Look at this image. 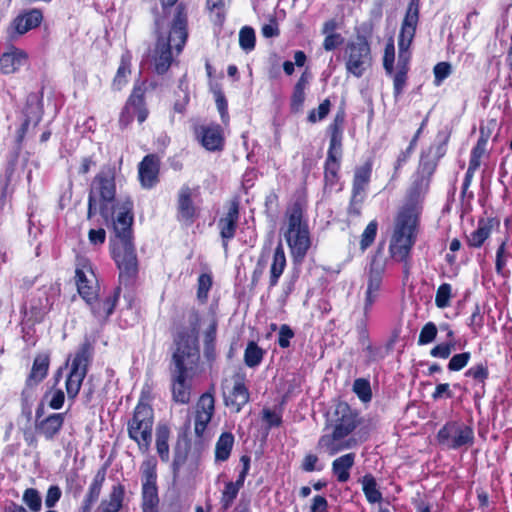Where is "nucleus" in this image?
Returning a JSON list of instances; mask_svg holds the SVG:
<instances>
[{
	"label": "nucleus",
	"mask_w": 512,
	"mask_h": 512,
	"mask_svg": "<svg viewBox=\"0 0 512 512\" xmlns=\"http://www.w3.org/2000/svg\"><path fill=\"white\" fill-rule=\"evenodd\" d=\"M49 363L50 358L48 354H39L35 357L32 369L26 380L28 387L38 385L47 376Z\"/></svg>",
	"instance_id": "nucleus-31"
},
{
	"label": "nucleus",
	"mask_w": 512,
	"mask_h": 512,
	"mask_svg": "<svg viewBox=\"0 0 512 512\" xmlns=\"http://www.w3.org/2000/svg\"><path fill=\"white\" fill-rule=\"evenodd\" d=\"M157 462L150 457L144 460L140 467L142 478V509L143 512H156L159 503L157 489Z\"/></svg>",
	"instance_id": "nucleus-12"
},
{
	"label": "nucleus",
	"mask_w": 512,
	"mask_h": 512,
	"mask_svg": "<svg viewBox=\"0 0 512 512\" xmlns=\"http://www.w3.org/2000/svg\"><path fill=\"white\" fill-rule=\"evenodd\" d=\"M92 357V346L90 343H83L70 365V371L68 373L65 386L69 400H74L80 392L83 380L85 379L88 371V366Z\"/></svg>",
	"instance_id": "nucleus-8"
},
{
	"label": "nucleus",
	"mask_w": 512,
	"mask_h": 512,
	"mask_svg": "<svg viewBox=\"0 0 512 512\" xmlns=\"http://www.w3.org/2000/svg\"><path fill=\"white\" fill-rule=\"evenodd\" d=\"M62 491L58 485H51L46 493L45 505L47 508L52 509L60 500Z\"/></svg>",
	"instance_id": "nucleus-61"
},
{
	"label": "nucleus",
	"mask_w": 512,
	"mask_h": 512,
	"mask_svg": "<svg viewBox=\"0 0 512 512\" xmlns=\"http://www.w3.org/2000/svg\"><path fill=\"white\" fill-rule=\"evenodd\" d=\"M311 78V73L306 69L296 82L291 96V108L293 110H299L303 105L305 100V89L309 85Z\"/></svg>",
	"instance_id": "nucleus-34"
},
{
	"label": "nucleus",
	"mask_w": 512,
	"mask_h": 512,
	"mask_svg": "<svg viewBox=\"0 0 512 512\" xmlns=\"http://www.w3.org/2000/svg\"><path fill=\"white\" fill-rule=\"evenodd\" d=\"M233 387L226 393L223 392L224 404L234 413H239L249 402L250 393L245 385L246 376L243 372H237L232 377Z\"/></svg>",
	"instance_id": "nucleus-18"
},
{
	"label": "nucleus",
	"mask_w": 512,
	"mask_h": 512,
	"mask_svg": "<svg viewBox=\"0 0 512 512\" xmlns=\"http://www.w3.org/2000/svg\"><path fill=\"white\" fill-rule=\"evenodd\" d=\"M451 297H452L451 285L449 283H443L437 289L436 296H435V305L440 309H444V308L450 306Z\"/></svg>",
	"instance_id": "nucleus-47"
},
{
	"label": "nucleus",
	"mask_w": 512,
	"mask_h": 512,
	"mask_svg": "<svg viewBox=\"0 0 512 512\" xmlns=\"http://www.w3.org/2000/svg\"><path fill=\"white\" fill-rule=\"evenodd\" d=\"M159 161L149 154L139 164V179L144 188H152L158 182Z\"/></svg>",
	"instance_id": "nucleus-27"
},
{
	"label": "nucleus",
	"mask_w": 512,
	"mask_h": 512,
	"mask_svg": "<svg viewBox=\"0 0 512 512\" xmlns=\"http://www.w3.org/2000/svg\"><path fill=\"white\" fill-rule=\"evenodd\" d=\"M330 134V142L329 148L327 152V157H342V141H343V133L342 132H329Z\"/></svg>",
	"instance_id": "nucleus-48"
},
{
	"label": "nucleus",
	"mask_w": 512,
	"mask_h": 512,
	"mask_svg": "<svg viewBox=\"0 0 512 512\" xmlns=\"http://www.w3.org/2000/svg\"><path fill=\"white\" fill-rule=\"evenodd\" d=\"M64 420L65 413H52L41 421H36L35 429L38 434L44 436L46 440L50 441L59 434L63 427Z\"/></svg>",
	"instance_id": "nucleus-28"
},
{
	"label": "nucleus",
	"mask_w": 512,
	"mask_h": 512,
	"mask_svg": "<svg viewBox=\"0 0 512 512\" xmlns=\"http://www.w3.org/2000/svg\"><path fill=\"white\" fill-rule=\"evenodd\" d=\"M437 439L442 446L457 450L473 445L474 431L471 426L457 421H450L438 431Z\"/></svg>",
	"instance_id": "nucleus-10"
},
{
	"label": "nucleus",
	"mask_w": 512,
	"mask_h": 512,
	"mask_svg": "<svg viewBox=\"0 0 512 512\" xmlns=\"http://www.w3.org/2000/svg\"><path fill=\"white\" fill-rule=\"evenodd\" d=\"M294 337L293 330L286 324H283L279 328L278 345L281 348H287L290 346V340Z\"/></svg>",
	"instance_id": "nucleus-62"
},
{
	"label": "nucleus",
	"mask_w": 512,
	"mask_h": 512,
	"mask_svg": "<svg viewBox=\"0 0 512 512\" xmlns=\"http://www.w3.org/2000/svg\"><path fill=\"white\" fill-rule=\"evenodd\" d=\"M43 20V14L40 9L33 8L19 14L12 22L11 29L18 35H23L28 31L37 28Z\"/></svg>",
	"instance_id": "nucleus-25"
},
{
	"label": "nucleus",
	"mask_w": 512,
	"mask_h": 512,
	"mask_svg": "<svg viewBox=\"0 0 512 512\" xmlns=\"http://www.w3.org/2000/svg\"><path fill=\"white\" fill-rule=\"evenodd\" d=\"M471 354L469 352H463L452 356L448 363V369L450 371H460L469 362Z\"/></svg>",
	"instance_id": "nucleus-57"
},
{
	"label": "nucleus",
	"mask_w": 512,
	"mask_h": 512,
	"mask_svg": "<svg viewBox=\"0 0 512 512\" xmlns=\"http://www.w3.org/2000/svg\"><path fill=\"white\" fill-rule=\"evenodd\" d=\"M174 344L176 349L172 355V396L175 402L187 404L190 401V386L186 380L197 368L199 348L197 339L186 332H179L174 338Z\"/></svg>",
	"instance_id": "nucleus-2"
},
{
	"label": "nucleus",
	"mask_w": 512,
	"mask_h": 512,
	"mask_svg": "<svg viewBox=\"0 0 512 512\" xmlns=\"http://www.w3.org/2000/svg\"><path fill=\"white\" fill-rule=\"evenodd\" d=\"M77 290L86 302L99 293V285L94 271L86 260L79 264L75 271Z\"/></svg>",
	"instance_id": "nucleus-21"
},
{
	"label": "nucleus",
	"mask_w": 512,
	"mask_h": 512,
	"mask_svg": "<svg viewBox=\"0 0 512 512\" xmlns=\"http://www.w3.org/2000/svg\"><path fill=\"white\" fill-rule=\"evenodd\" d=\"M264 350L260 348L255 342L251 341L247 344L244 351V362L246 366L255 368L260 365L263 360Z\"/></svg>",
	"instance_id": "nucleus-41"
},
{
	"label": "nucleus",
	"mask_w": 512,
	"mask_h": 512,
	"mask_svg": "<svg viewBox=\"0 0 512 512\" xmlns=\"http://www.w3.org/2000/svg\"><path fill=\"white\" fill-rule=\"evenodd\" d=\"M265 269H266V260L263 256H261L258 259L256 266L251 275V287L252 288H254L258 285V283L260 282V279L262 278V276L265 272Z\"/></svg>",
	"instance_id": "nucleus-63"
},
{
	"label": "nucleus",
	"mask_w": 512,
	"mask_h": 512,
	"mask_svg": "<svg viewBox=\"0 0 512 512\" xmlns=\"http://www.w3.org/2000/svg\"><path fill=\"white\" fill-rule=\"evenodd\" d=\"M360 423L356 411L345 402L338 403L330 420L331 432L319 438L317 448L332 456L357 447L360 441L356 438L354 431Z\"/></svg>",
	"instance_id": "nucleus-3"
},
{
	"label": "nucleus",
	"mask_w": 512,
	"mask_h": 512,
	"mask_svg": "<svg viewBox=\"0 0 512 512\" xmlns=\"http://www.w3.org/2000/svg\"><path fill=\"white\" fill-rule=\"evenodd\" d=\"M112 256L120 271V281L126 285L132 283L138 273V259L133 240L113 241Z\"/></svg>",
	"instance_id": "nucleus-9"
},
{
	"label": "nucleus",
	"mask_w": 512,
	"mask_h": 512,
	"mask_svg": "<svg viewBox=\"0 0 512 512\" xmlns=\"http://www.w3.org/2000/svg\"><path fill=\"white\" fill-rule=\"evenodd\" d=\"M45 397H50L48 405L53 410H59L64 405L65 394L61 389L46 393Z\"/></svg>",
	"instance_id": "nucleus-60"
},
{
	"label": "nucleus",
	"mask_w": 512,
	"mask_h": 512,
	"mask_svg": "<svg viewBox=\"0 0 512 512\" xmlns=\"http://www.w3.org/2000/svg\"><path fill=\"white\" fill-rule=\"evenodd\" d=\"M455 345L453 342L441 343L433 347L430 351V355L436 358L447 359Z\"/></svg>",
	"instance_id": "nucleus-59"
},
{
	"label": "nucleus",
	"mask_w": 512,
	"mask_h": 512,
	"mask_svg": "<svg viewBox=\"0 0 512 512\" xmlns=\"http://www.w3.org/2000/svg\"><path fill=\"white\" fill-rule=\"evenodd\" d=\"M363 493L369 503H378L382 500V493L378 489L375 477L372 474H366L360 480Z\"/></svg>",
	"instance_id": "nucleus-37"
},
{
	"label": "nucleus",
	"mask_w": 512,
	"mask_h": 512,
	"mask_svg": "<svg viewBox=\"0 0 512 512\" xmlns=\"http://www.w3.org/2000/svg\"><path fill=\"white\" fill-rule=\"evenodd\" d=\"M380 295L381 294H379V293L372 292L370 294V293L365 292L364 305H363V318L357 323V330L361 334L367 333V324H368L369 315L372 311L374 304L380 298Z\"/></svg>",
	"instance_id": "nucleus-38"
},
{
	"label": "nucleus",
	"mask_w": 512,
	"mask_h": 512,
	"mask_svg": "<svg viewBox=\"0 0 512 512\" xmlns=\"http://www.w3.org/2000/svg\"><path fill=\"white\" fill-rule=\"evenodd\" d=\"M341 158L327 157L324 165V180L327 186L333 187L339 180Z\"/></svg>",
	"instance_id": "nucleus-39"
},
{
	"label": "nucleus",
	"mask_w": 512,
	"mask_h": 512,
	"mask_svg": "<svg viewBox=\"0 0 512 512\" xmlns=\"http://www.w3.org/2000/svg\"><path fill=\"white\" fill-rule=\"evenodd\" d=\"M346 69L355 77H361L371 67L372 56L369 43L364 37L348 43L345 49Z\"/></svg>",
	"instance_id": "nucleus-11"
},
{
	"label": "nucleus",
	"mask_w": 512,
	"mask_h": 512,
	"mask_svg": "<svg viewBox=\"0 0 512 512\" xmlns=\"http://www.w3.org/2000/svg\"><path fill=\"white\" fill-rule=\"evenodd\" d=\"M507 256L508 254L506 252V242L504 241L498 247L496 252L495 269L498 274H503V268L506 265Z\"/></svg>",
	"instance_id": "nucleus-64"
},
{
	"label": "nucleus",
	"mask_w": 512,
	"mask_h": 512,
	"mask_svg": "<svg viewBox=\"0 0 512 512\" xmlns=\"http://www.w3.org/2000/svg\"><path fill=\"white\" fill-rule=\"evenodd\" d=\"M196 138L202 146L209 151H217L223 148V136L218 125L199 126L195 129Z\"/></svg>",
	"instance_id": "nucleus-24"
},
{
	"label": "nucleus",
	"mask_w": 512,
	"mask_h": 512,
	"mask_svg": "<svg viewBox=\"0 0 512 512\" xmlns=\"http://www.w3.org/2000/svg\"><path fill=\"white\" fill-rule=\"evenodd\" d=\"M353 391L363 402L370 401L372 398L370 383L366 379H356L353 383Z\"/></svg>",
	"instance_id": "nucleus-50"
},
{
	"label": "nucleus",
	"mask_w": 512,
	"mask_h": 512,
	"mask_svg": "<svg viewBox=\"0 0 512 512\" xmlns=\"http://www.w3.org/2000/svg\"><path fill=\"white\" fill-rule=\"evenodd\" d=\"M234 445V436L231 432H223L215 445V461L225 462L230 457Z\"/></svg>",
	"instance_id": "nucleus-35"
},
{
	"label": "nucleus",
	"mask_w": 512,
	"mask_h": 512,
	"mask_svg": "<svg viewBox=\"0 0 512 512\" xmlns=\"http://www.w3.org/2000/svg\"><path fill=\"white\" fill-rule=\"evenodd\" d=\"M255 31L252 27L244 26L239 32V45L245 52L255 48Z\"/></svg>",
	"instance_id": "nucleus-43"
},
{
	"label": "nucleus",
	"mask_w": 512,
	"mask_h": 512,
	"mask_svg": "<svg viewBox=\"0 0 512 512\" xmlns=\"http://www.w3.org/2000/svg\"><path fill=\"white\" fill-rule=\"evenodd\" d=\"M141 106H144V89L141 86H135L120 116V123L126 126L132 118L131 115H126V113L130 114L132 109Z\"/></svg>",
	"instance_id": "nucleus-36"
},
{
	"label": "nucleus",
	"mask_w": 512,
	"mask_h": 512,
	"mask_svg": "<svg viewBox=\"0 0 512 512\" xmlns=\"http://www.w3.org/2000/svg\"><path fill=\"white\" fill-rule=\"evenodd\" d=\"M445 153V142L439 145H431L426 151L421 153L416 172L431 179L436 171L439 160Z\"/></svg>",
	"instance_id": "nucleus-23"
},
{
	"label": "nucleus",
	"mask_w": 512,
	"mask_h": 512,
	"mask_svg": "<svg viewBox=\"0 0 512 512\" xmlns=\"http://www.w3.org/2000/svg\"><path fill=\"white\" fill-rule=\"evenodd\" d=\"M199 195V187L191 188L183 185L177 196V219L187 224H192L199 214V209L193 199Z\"/></svg>",
	"instance_id": "nucleus-19"
},
{
	"label": "nucleus",
	"mask_w": 512,
	"mask_h": 512,
	"mask_svg": "<svg viewBox=\"0 0 512 512\" xmlns=\"http://www.w3.org/2000/svg\"><path fill=\"white\" fill-rule=\"evenodd\" d=\"M419 0H410L398 37V49L409 50L419 21Z\"/></svg>",
	"instance_id": "nucleus-16"
},
{
	"label": "nucleus",
	"mask_w": 512,
	"mask_h": 512,
	"mask_svg": "<svg viewBox=\"0 0 512 512\" xmlns=\"http://www.w3.org/2000/svg\"><path fill=\"white\" fill-rule=\"evenodd\" d=\"M395 48L393 42H390L385 47L383 57V67L389 76L394 72Z\"/></svg>",
	"instance_id": "nucleus-56"
},
{
	"label": "nucleus",
	"mask_w": 512,
	"mask_h": 512,
	"mask_svg": "<svg viewBox=\"0 0 512 512\" xmlns=\"http://www.w3.org/2000/svg\"><path fill=\"white\" fill-rule=\"evenodd\" d=\"M491 227L483 222L479 223L478 228L468 237L469 245L472 247H481L485 240L490 236Z\"/></svg>",
	"instance_id": "nucleus-42"
},
{
	"label": "nucleus",
	"mask_w": 512,
	"mask_h": 512,
	"mask_svg": "<svg viewBox=\"0 0 512 512\" xmlns=\"http://www.w3.org/2000/svg\"><path fill=\"white\" fill-rule=\"evenodd\" d=\"M408 72L398 71L393 72V88H394V96L398 98L402 93L406 86Z\"/></svg>",
	"instance_id": "nucleus-58"
},
{
	"label": "nucleus",
	"mask_w": 512,
	"mask_h": 512,
	"mask_svg": "<svg viewBox=\"0 0 512 512\" xmlns=\"http://www.w3.org/2000/svg\"><path fill=\"white\" fill-rule=\"evenodd\" d=\"M355 462V454L348 453L336 458L332 462V472L336 476L338 482L345 483L350 478V469Z\"/></svg>",
	"instance_id": "nucleus-33"
},
{
	"label": "nucleus",
	"mask_w": 512,
	"mask_h": 512,
	"mask_svg": "<svg viewBox=\"0 0 512 512\" xmlns=\"http://www.w3.org/2000/svg\"><path fill=\"white\" fill-rule=\"evenodd\" d=\"M129 74L130 61L129 59L122 57L120 66L118 67L117 73L113 80L114 89L120 90L127 83V77Z\"/></svg>",
	"instance_id": "nucleus-44"
},
{
	"label": "nucleus",
	"mask_w": 512,
	"mask_h": 512,
	"mask_svg": "<svg viewBox=\"0 0 512 512\" xmlns=\"http://www.w3.org/2000/svg\"><path fill=\"white\" fill-rule=\"evenodd\" d=\"M419 0H410L398 37V49L409 50L419 21Z\"/></svg>",
	"instance_id": "nucleus-15"
},
{
	"label": "nucleus",
	"mask_w": 512,
	"mask_h": 512,
	"mask_svg": "<svg viewBox=\"0 0 512 512\" xmlns=\"http://www.w3.org/2000/svg\"><path fill=\"white\" fill-rule=\"evenodd\" d=\"M27 62V54L18 48H11L0 57V70L3 74H13Z\"/></svg>",
	"instance_id": "nucleus-29"
},
{
	"label": "nucleus",
	"mask_w": 512,
	"mask_h": 512,
	"mask_svg": "<svg viewBox=\"0 0 512 512\" xmlns=\"http://www.w3.org/2000/svg\"><path fill=\"white\" fill-rule=\"evenodd\" d=\"M125 487L122 484L113 485L107 498L102 499L97 512H119L123 506Z\"/></svg>",
	"instance_id": "nucleus-30"
},
{
	"label": "nucleus",
	"mask_w": 512,
	"mask_h": 512,
	"mask_svg": "<svg viewBox=\"0 0 512 512\" xmlns=\"http://www.w3.org/2000/svg\"><path fill=\"white\" fill-rule=\"evenodd\" d=\"M158 10H153L154 31L157 34L155 47L151 54L154 71L165 74L176 58L181 54L187 38V13L183 4L175 7L170 29L164 31V19L159 17Z\"/></svg>",
	"instance_id": "nucleus-1"
},
{
	"label": "nucleus",
	"mask_w": 512,
	"mask_h": 512,
	"mask_svg": "<svg viewBox=\"0 0 512 512\" xmlns=\"http://www.w3.org/2000/svg\"><path fill=\"white\" fill-rule=\"evenodd\" d=\"M417 216L412 206H404L397 214L393 234L389 244V253L395 260L410 257L416 242Z\"/></svg>",
	"instance_id": "nucleus-5"
},
{
	"label": "nucleus",
	"mask_w": 512,
	"mask_h": 512,
	"mask_svg": "<svg viewBox=\"0 0 512 512\" xmlns=\"http://www.w3.org/2000/svg\"><path fill=\"white\" fill-rule=\"evenodd\" d=\"M23 502L32 512H39L42 507L40 493L35 488H27L23 493Z\"/></svg>",
	"instance_id": "nucleus-45"
},
{
	"label": "nucleus",
	"mask_w": 512,
	"mask_h": 512,
	"mask_svg": "<svg viewBox=\"0 0 512 512\" xmlns=\"http://www.w3.org/2000/svg\"><path fill=\"white\" fill-rule=\"evenodd\" d=\"M239 490L240 489L233 482H227L225 484V488L221 497V504L223 508L227 509L232 505L238 495Z\"/></svg>",
	"instance_id": "nucleus-53"
},
{
	"label": "nucleus",
	"mask_w": 512,
	"mask_h": 512,
	"mask_svg": "<svg viewBox=\"0 0 512 512\" xmlns=\"http://www.w3.org/2000/svg\"><path fill=\"white\" fill-rule=\"evenodd\" d=\"M433 73L435 86H440L452 73V66L449 62H439L434 66Z\"/></svg>",
	"instance_id": "nucleus-52"
},
{
	"label": "nucleus",
	"mask_w": 512,
	"mask_h": 512,
	"mask_svg": "<svg viewBox=\"0 0 512 512\" xmlns=\"http://www.w3.org/2000/svg\"><path fill=\"white\" fill-rule=\"evenodd\" d=\"M117 209L118 212L113 221L115 232L114 241L133 240V201L130 197H127L121 203L117 204Z\"/></svg>",
	"instance_id": "nucleus-17"
},
{
	"label": "nucleus",
	"mask_w": 512,
	"mask_h": 512,
	"mask_svg": "<svg viewBox=\"0 0 512 512\" xmlns=\"http://www.w3.org/2000/svg\"><path fill=\"white\" fill-rule=\"evenodd\" d=\"M212 286V277L209 274L203 273L198 277L197 297L200 301L207 300L208 292Z\"/></svg>",
	"instance_id": "nucleus-55"
},
{
	"label": "nucleus",
	"mask_w": 512,
	"mask_h": 512,
	"mask_svg": "<svg viewBox=\"0 0 512 512\" xmlns=\"http://www.w3.org/2000/svg\"><path fill=\"white\" fill-rule=\"evenodd\" d=\"M238 220L239 202L237 200H233L230 202L228 211L219 219L217 224L225 251L228 250V242L235 236Z\"/></svg>",
	"instance_id": "nucleus-22"
},
{
	"label": "nucleus",
	"mask_w": 512,
	"mask_h": 512,
	"mask_svg": "<svg viewBox=\"0 0 512 512\" xmlns=\"http://www.w3.org/2000/svg\"><path fill=\"white\" fill-rule=\"evenodd\" d=\"M371 173L372 165L369 162L355 169L352 181L351 198L347 208V213L349 216L359 217L361 215L362 206L366 198V192L371 178Z\"/></svg>",
	"instance_id": "nucleus-13"
},
{
	"label": "nucleus",
	"mask_w": 512,
	"mask_h": 512,
	"mask_svg": "<svg viewBox=\"0 0 512 512\" xmlns=\"http://www.w3.org/2000/svg\"><path fill=\"white\" fill-rule=\"evenodd\" d=\"M385 271V263L382 259L381 251L378 250L373 256L368 270L367 279V293H379L381 294L382 279Z\"/></svg>",
	"instance_id": "nucleus-26"
},
{
	"label": "nucleus",
	"mask_w": 512,
	"mask_h": 512,
	"mask_svg": "<svg viewBox=\"0 0 512 512\" xmlns=\"http://www.w3.org/2000/svg\"><path fill=\"white\" fill-rule=\"evenodd\" d=\"M305 207L296 201L287 210V230L284 233L294 262L301 263L311 247V238L307 220L304 218Z\"/></svg>",
	"instance_id": "nucleus-4"
},
{
	"label": "nucleus",
	"mask_w": 512,
	"mask_h": 512,
	"mask_svg": "<svg viewBox=\"0 0 512 512\" xmlns=\"http://www.w3.org/2000/svg\"><path fill=\"white\" fill-rule=\"evenodd\" d=\"M412 185L409 189V198L414 201L422 197L429 190L431 179L417 172L414 174Z\"/></svg>",
	"instance_id": "nucleus-40"
},
{
	"label": "nucleus",
	"mask_w": 512,
	"mask_h": 512,
	"mask_svg": "<svg viewBox=\"0 0 512 512\" xmlns=\"http://www.w3.org/2000/svg\"><path fill=\"white\" fill-rule=\"evenodd\" d=\"M437 332L435 323L427 322L420 331L418 345H426L433 342L436 339Z\"/></svg>",
	"instance_id": "nucleus-51"
},
{
	"label": "nucleus",
	"mask_w": 512,
	"mask_h": 512,
	"mask_svg": "<svg viewBox=\"0 0 512 512\" xmlns=\"http://www.w3.org/2000/svg\"><path fill=\"white\" fill-rule=\"evenodd\" d=\"M120 292L121 288L116 287L113 291L101 296L97 293L94 298L85 302L89 306L95 321L100 326L106 324L109 317L113 314L120 297Z\"/></svg>",
	"instance_id": "nucleus-14"
},
{
	"label": "nucleus",
	"mask_w": 512,
	"mask_h": 512,
	"mask_svg": "<svg viewBox=\"0 0 512 512\" xmlns=\"http://www.w3.org/2000/svg\"><path fill=\"white\" fill-rule=\"evenodd\" d=\"M116 168L114 165L106 164L94 177L89 195L99 201V214L108 220L115 213L116 198Z\"/></svg>",
	"instance_id": "nucleus-6"
},
{
	"label": "nucleus",
	"mask_w": 512,
	"mask_h": 512,
	"mask_svg": "<svg viewBox=\"0 0 512 512\" xmlns=\"http://www.w3.org/2000/svg\"><path fill=\"white\" fill-rule=\"evenodd\" d=\"M213 388L203 393L195 406L194 431L202 437L215 412V398Z\"/></svg>",
	"instance_id": "nucleus-20"
},
{
	"label": "nucleus",
	"mask_w": 512,
	"mask_h": 512,
	"mask_svg": "<svg viewBox=\"0 0 512 512\" xmlns=\"http://www.w3.org/2000/svg\"><path fill=\"white\" fill-rule=\"evenodd\" d=\"M465 376L466 377H471L476 382L484 384V382L489 377V370H488L487 362L486 361L485 362H480V363L470 367L465 372Z\"/></svg>",
	"instance_id": "nucleus-46"
},
{
	"label": "nucleus",
	"mask_w": 512,
	"mask_h": 512,
	"mask_svg": "<svg viewBox=\"0 0 512 512\" xmlns=\"http://www.w3.org/2000/svg\"><path fill=\"white\" fill-rule=\"evenodd\" d=\"M286 267V256L281 243L277 245L273 254V260L270 267L269 289L278 284L279 278Z\"/></svg>",
	"instance_id": "nucleus-32"
},
{
	"label": "nucleus",
	"mask_w": 512,
	"mask_h": 512,
	"mask_svg": "<svg viewBox=\"0 0 512 512\" xmlns=\"http://www.w3.org/2000/svg\"><path fill=\"white\" fill-rule=\"evenodd\" d=\"M378 229L376 220H372L364 229L361 235L360 248L365 251L375 240Z\"/></svg>",
	"instance_id": "nucleus-49"
},
{
	"label": "nucleus",
	"mask_w": 512,
	"mask_h": 512,
	"mask_svg": "<svg viewBox=\"0 0 512 512\" xmlns=\"http://www.w3.org/2000/svg\"><path fill=\"white\" fill-rule=\"evenodd\" d=\"M330 108H331L330 100L329 99L323 100L319 104L317 109H313L312 111H310V113L308 115V120L311 123H315L317 121L323 120L329 114Z\"/></svg>",
	"instance_id": "nucleus-54"
},
{
	"label": "nucleus",
	"mask_w": 512,
	"mask_h": 512,
	"mask_svg": "<svg viewBox=\"0 0 512 512\" xmlns=\"http://www.w3.org/2000/svg\"><path fill=\"white\" fill-rule=\"evenodd\" d=\"M154 412L150 405L139 402L133 412L132 418L127 423V433L131 440L135 441L141 452L149 450L152 441V427Z\"/></svg>",
	"instance_id": "nucleus-7"
}]
</instances>
